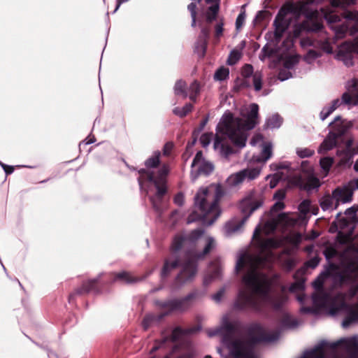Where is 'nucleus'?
I'll return each mask as SVG.
<instances>
[{
  "instance_id": "obj_1",
  "label": "nucleus",
  "mask_w": 358,
  "mask_h": 358,
  "mask_svg": "<svg viewBox=\"0 0 358 358\" xmlns=\"http://www.w3.org/2000/svg\"><path fill=\"white\" fill-rule=\"evenodd\" d=\"M297 222L296 217L282 213L268 220L263 227L261 224L256 227L253 241L257 253L245 252L238 254L237 257L236 272L245 270V273L242 278L244 287L239 290L234 303L235 309L259 310L265 304H271L278 309L285 303L287 298L285 295V287H281V294L276 299L270 296L272 289L279 284V276L273 275L271 277L262 270H269L275 261L279 262L285 269L291 270L296 265V260L285 252L276 256L273 250L280 247L282 241L272 238H264L263 235L270 234L278 227L287 228L294 226Z\"/></svg>"
},
{
  "instance_id": "obj_2",
  "label": "nucleus",
  "mask_w": 358,
  "mask_h": 358,
  "mask_svg": "<svg viewBox=\"0 0 358 358\" xmlns=\"http://www.w3.org/2000/svg\"><path fill=\"white\" fill-rule=\"evenodd\" d=\"M209 337L221 336L223 348L227 351L224 358H257L254 352L255 344L261 342H273L280 337L278 331H266L259 324H253L248 329V335L240 331V324L231 321L227 315L221 320L220 326L207 331ZM217 352L222 356L221 348Z\"/></svg>"
},
{
  "instance_id": "obj_3",
  "label": "nucleus",
  "mask_w": 358,
  "mask_h": 358,
  "mask_svg": "<svg viewBox=\"0 0 358 358\" xmlns=\"http://www.w3.org/2000/svg\"><path fill=\"white\" fill-rule=\"evenodd\" d=\"M258 111V105L252 103L245 119L234 117L231 112H225L217 126V133L213 143L215 151L225 158L233 153L232 148L227 144V138L236 147L244 148L248 139L247 131L252 129L259 122Z\"/></svg>"
},
{
  "instance_id": "obj_4",
  "label": "nucleus",
  "mask_w": 358,
  "mask_h": 358,
  "mask_svg": "<svg viewBox=\"0 0 358 358\" xmlns=\"http://www.w3.org/2000/svg\"><path fill=\"white\" fill-rule=\"evenodd\" d=\"M296 15H303L306 20L301 23L295 24L293 27V38H297L308 33H315L317 37H303L300 41L301 47L309 46L317 47L327 53L333 52L331 45L332 39L324 30L321 20L318 19L320 15L317 8H310L309 3H297V11L294 13Z\"/></svg>"
},
{
  "instance_id": "obj_5",
  "label": "nucleus",
  "mask_w": 358,
  "mask_h": 358,
  "mask_svg": "<svg viewBox=\"0 0 358 358\" xmlns=\"http://www.w3.org/2000/svg\"><path fill=\"white\" fill-rule=\"evenodd\" d=\"M324 255L328 262L333 259L338 260V264H334L336 273L334 278L335 286H350L351 296H355L358 292V249L355 247L346 248L342 253H338L337 250L332 246H329L324 250Z\"/></svg>"
},
{
  "instance_id": "obj_6",
  "label": "nucleus",
  "mask_w": 358,
  "mask_h": 358,
  "mask_svg": "<svg viewBox=\"0 0 358 358\" xmlns=\"http://www.w3.org/2000/svg\"><path fill=\"white\" fill-rule=\"evenodd\" d=\"M223 194V189L220 184L201 188L194 196V205L199 210V215L196 217L194 213L191 214L187 218V223L201 220L205 225H212L220 215L218 201Z\"/></svg>"
},
{
  "instance_id": "obj_7",
  "label": "nucleus",
  "mask_w": 358,
  "mask_h": 358,
  "mask_svg": "<svg viewBox=\"0 0 358 358\" xmlns=\"http://www.w3.org/2000/svg\"><path fill=\"white\" fill-rule=\"evenodd\" d=\"M186 240L181 236H176L171 244V255L164 262V266L161 272L162 278L167 277L169 273L179 266H182V270L176 277L178 283H185L191 280L197 272V265L195 260L192 259L189 255H186L184 261L182 262L180 256L178 254Z\"/></svg>"
},
{
  "instance_id": "obj_8",
  "label": "nucleus",
  "mask_w": 358,
  "mask_h": 358,
  "mask_svg": "<svg viewBox=\"0 0 358 358\" xmlns=\"http://www.w3.org/2000/svg\"><path fill=\"white\" fill-rule=\"evenodd\" d=\"M356 0H332L331 8L326 10L321 8V15L324 17L327 23L329 24L331 29L334 33V38L336 39L345 37L347 34L354 35L358 32V11L347 10L344 13L345 22L343 24H336L340 21V16L336 14L332 8L339 6L352 4Z\"/></svg>"
},
{
  "instance_id": "obj_9",
  "label": "nucleus",
  "mask_w": 358,
  "mask_h": 358,
  "mask_svg": "<svg viewBox=\"0 0 358 358\" xmlns=\"http://www.w3.org/2000/svg\"><path fill=\"white\" fill-rule=\"evenodd\" d=\"M169 172V168L167 165L164 164L158 171L157 174H155L152 171L142 169L139 170V177L138 178L140 188L142 189L145 182H150L152 183L157 192L154 196L150 197V200L155 209H159V203L162 196L166 192V176Z\"/></svg>"
},
{
  "instance_id": "obj_10",
  "label": "nucleus",
  "mask_w": 358,
  "mask_h": 358,
  "mask_svg": "<svg viewBox=\"0 0 358 358\" xmlns=\"http://www.w3.org/2000/svg\"><path fill=\"white\" fill-rule=\"evenodd\" d=\"M199 327H192L182 329L180 327H176L171 332V336L162 334V338L159 341H156L154 345L150 349V353L153 358L152 355L159 350H163L169 347L171 343H175L179 340L184 338L185 336L194 334L199 330Z\"/></svg>"
},
{
  "instance_id": "obj_11",
  "label": "nucleus",
  "mask_w": 358,
  "mask_h": 358,
  "mask_svg": "<svg viewBox=\"0 0 358 358\" xmlns=\"http://www.w3.org/2000/svg\"><path fill=\"white\" fill-rule=\"evenodd\" d=\"M264 202V197L262 192L251 190L240 201L239 209L244 215L243 217H247L248 220L255 211L263 206Z\"/></svg>"
},
{
  "instance_id": "obj_12",
  "label": "nucleus",
  "mask_w": 358,
  "mask_h": 358,
  "mask_svg": "<svg viewBox=\"0 0 358 358\" xmlns=\"http://www.w3.org/2000/svg\"><path fill=\"white\" fill-rule=\"evenodd\" d=\"M342 104L348 106V108L358 104V96L349 87L345 92L341 96V99H336L331 101L330 105L327 106L322 108L320 112V117L323 121L327 119L336 108Z\"/></svg>"
},
{
  "instance_id": "obj_13",
  "label": "nucleus",
  "mask_w": 358,
  "mask_h": 358,
  "mask_svg": "<svg viewBox=\"0 0 358 358\" xmlns=\"http://www.w3.org/2000/svg\"><path fill=\"white\" fill-rule=\"evenodd\" d=\"M262 166L257 165H249L236 173L230 175L227 179V183L230 187H236L244 181H251L259 177Z\"/></svg>"
},
{
  "instance_id": "obj_14",
  "label": "nucleus",
  "mask_w": 358,
  "mask_h": 358,
  "mask_svg": "<svg viewBox=\"0 0 358 358\" xmlns=\"http://www.w3.org/2000/svg\"><path fill=\"white\" fill-rule=\"evenodd\" d=\"M297 11V3H291L281 8L273 22L275 36L280 38L288 28V20L285 19L287 13H295Z\"/></svg>"
},
{
  "instance_id": "obj_15",
  "label": "nucleus",
  "mask_w": 358,
  "mask_h": 358,
  "mask_svg": "<svg viewBox=\"0 0 358 358\" xmlns=\"http://www.w3.org/2000/svg\"><path fill=\"white\" fill-rule=\"evenodd\" d=\"M213 171V165L206 161L201 151L197 152L192 163V180L195 181L200 175L208 176Z\"/></svg>"
},
{
  "instance_id": "obj_16",
  "label": "nucleus",
  "mask_w": 358,
  "mask_h": 358,
  "mask_svg": "<svg viewBox=\"0 0 358 358\" xmlns=\"http://www.w3.org/2000/svg\"><path fill=\"white\" fill-rule=\"evenodd\" d=\"M195 297L196 293H190L181 299L169 300L163 303L160 302L159 305L166 310L167 313L171 311L183 312L192 306Z\"/></svg>"
},
{
  "instance_id": "obj_17",
  "label": "nucleus",
  "mask_w": 358,
  "mask_h": 358,
  "mask_svg": "<svg viewBox=\"0 0 358 358\" xmlns=\"http://www.w3.org/2000/svg\"><path fill=\"white\" fill-rule=\"evenodd\" d=\"M355 53L358 54V43L345 42L339 46L336 58L346 66H351Z\"/></svg>"
},
{
  "instance_id": "obj_18",
  "label": "nucleus",
  "mask_w": 358,
  "mask_h": 358,
  "mask_svg": "<svg viewBox=\"0 0 358 358\" xmlns=\"http://www.w3.org/2000/svg\"><path fill=\"white\" fill-rule=\"evenodd\" d=\"M204 231L201 229H197L195 230H193L191 234H189L188 239L191 242H194L199 238H203L205 246L203 250V251L200 253L196 254L194 255V257L197 259H201L204 258V257L208 255L213 249L215 248L216 243L215 239L210 236H204Z\"/></svg>"
},
{
  "instance_id": "obj_19",
  "label": "nucleus",
  "mask_w": 358,
  "mask_h": 358,
  "mask_svg": "<svg viewBox=\"0 0 358 358\" xmlns=\"http://www.w3.org/2000/svg\"><path fill=\"white\" fill-rule=\"evenodd\" d=\"M357 211V208L352 206L346 209L343 214L338 213L336 215V220L334 222V226L336 227V229L338 231L339 234H341V231L345 227L355 222Z\"/></svg>"
},
{
  "instance_id": "obj_20",
  "label": "nucleus",
  "mask_w": 358,
  "mask_h": 358,
  "mask_svg": "<svg viewBox=\"0 0 358 358\" xmlns=\"http://www.w3.org/2000/svg\"><path fill=\"white\" fill-rule=\"evenodd\" d=\"M332 192L338 206L350 203L352 201L353 189L350 184L338 186Z\"/></svg>"
},
{
  "instance_id": "obj_21",
  "label": "nucleus",
  "mask_w": 358,
  "mask_h": 358,
  "mask_svg": "<svg viewBox=\"0 0 358 358\" xmlns=\"http://www.w3.org/2000/svg\"><path fill=\"white\" fill-rule=\"evenodd\" d=\"M222 273V262L220 258L212 261L207 269L206 273L203 278V283L208 285L213 280L219 279Z\"/></svg>"
},
{
  "instance_id": "obj_22",
  "label": "nucleus",
  "mask_w": 358,
  "mask_h": 358,
  "mask_svg": "<svg viewBox=\"0 0 358 358\" xmlns=\"http://www.w3.org/2000/svg\"><path fill=\"white\" fill-rule=\"evenodd\" d=\"M246 222L247 217H243L241 220L235 218L229 221L224 227V235L226 236H231L241 231Z\"/></svg>"
},
{
  "instance_id": "obj_23",
  "label": "nucleus",
  "mask_w": 358,
  "mask_h": 358,
  "mask_svg": "<svg viewBox=\"0 0 358 358\" xmlns=\"http://www.w3.org/2000/svg\"><path fill=\"white\" fill-rule=\"evenodd\" d=\"M271 166H275L278 171L274 176V178L277 180H287L292 176V169L289 162H281L278 165L272 164Z\"/></svg>"
},
{
  "instance_id": "obj_24",
  "label": "nucleus",
  "mask_w": 358,
  "mask_h": 358,
  "mask_svg": "<svg viewBox=\"0 0 358 358\" xmlns=\"http://www.w3.org/2000/svg\"><path fill=\"white\" fill-rule=\"evenodd\" d=\"M209 29L203 28L196 43L195 51L200 57H203L206 53L207 40L209 36Z\"/></svg>"
},
{
  "instance_id": "obj_25",
  "label": "nucleus",
  "mask_w": 358,
  "mask_h": 358,
  "mask_svg": "<svg viewBox=\"0 0 358 358\" xmlns=\"http://www.w3.org/2000/svg\"><path fill=\"white\" fill-rule=\"evenodd\" d=\"M320 206L323 211L328 212H331L338 207L333 192L331 194H327L322 196L320 199Z\"/></svg>"
},
{
  "instance_id": "obj_26",
  "label": "nucleus",
  "mask_w": 358,
  "mask_h": 358,
  "mask_svg": "<svg viewBox=\"0 0 358 358\" xmlns=\"http://www.w3.org/2000/svg\"><path fill=\"white\" fill-rule=\"evenodd\" d=\"M329 126L331 127L334 130L332 132L336 135L338 138L345 134L349 128L348 122L342 120L341 117L339 115L336 116L334 121L330 122Z\"/></svg>"
},
{
  "instance_id": "obj_27",
  "label": "nucleus",
  "mask_w": 358,
  "mask_h": 358,
  "mask_svg": "<svg viewBox=\"0 0 358 358\" xmlns=\"http://www.w3.org/2000/svg\"><path fill=\"white\" fill-rule=\"evenodd\" d=\"M338 138L332 131H330L318 148V153L324 154L332 150L337 144Z\"/></svg>"
},
{
  "instance_id": "obj_28",
  "label": "nucleus",
  "mask_w": 358,
  "mask_h": 358,
  "mask_svg": "<svg viewBox=\"0 0 358 358\" xmlns=\"http://www.w3.org/2000/svg\"><path fill=\"white\" fill-rule=\"evenodd\" d=\"M272 149L273 145L271 142L264 143L260 155L253 156L252 160L258 163H266L272 157Z\"/></svg>"
},
{
  "instance_id": "obj_29",
  "label": "nucleus",
  "mask_w": 358,
  "mask_h": 358,
  "mask_svg": "<svg viewBox=\"0 0 358 358\" xmlns=\"http://www.w3.org/2000/svg\"><path fill=\"white\" fill-rule=\"evenodd\" d=\"M166 315H167V313H164L162 314H159L158 315H155L154 314H148L147 315L142 322L143 327L145 330L148 329L150 326L157 324L159 320L164 317Z\"/></svg>"
},
{
  "instance_id": "obj_30",
  "label": "nucleus",
  "mask_w": 358,
  "mask_h": 358,
  "mask_svg": "<svg viewBox=\"0 0 358 358\" xmlns=\"http://www.w3.org/2000/svg\"><path fill=\"white\" fill-rule=\"evenodd\" d=\"M120 280L122 282L133 283L138 281V278L133 277L129 273L122 271L115 274L113 281Z\"/></svg>"
},
{
  "instance_id": "obj_31",
  "label": "nucleus",
  "mask_w": 358,
  "mask_h": 358,
  "mask_svg": "<svg viewBox=\"0 0 358 358\" xmlns=\"http://www.w3.org/2000/svg\"><path fill=\"white\" fill-rule=\"evenodd\" d=\"M282 118L278 114H274L266 120L264 127L268 129L279 128L282 124Z\"/></svg>"
},
{
  "instance_id": "obj_32",
  "label": "nucleus",
  "mask_w": 358,
  "mask_h": 358,
  "mask_svg": "<svg viewBox=\"0 0 358 358\" xmlns=\"http://www.w3.org/2000/svg\"><path fill=\"white\" fill-rule=\"evenodd\" d=\"M187 92L189 99L195 102L196 99V96L200 92V85L199 83L197 81L192 82L189 85Z\"/></svg>"
},
{
  "instance_id": "obj_33",
  "label": "nucleus",
  "mask_w": 358,
  "mask_h": 358,
  "mask_svg": "<svg viewBox=\"0 0 358 358\" xmlns=\"http://www.w3.org/2000/svg\"><path fill=\"white\" fill-rule=\"evenodd\" d=\"M98 279L94 278L90 280L83 284V286L76 291L77 294H83L85 292H90L95 289Z\"/></svg>"
},
{
  "instance_id": "obj_34",
  "label": "nucleus",
  "mask_w": 358,
  "mask_h": 358,
  "mask_svg": "<svg viewBox=\"0 0 358 358\" xmlns=\"http://www.w3.org/2000/svg\"><path fill=\"white\" fill-rule=\"evenodd\" d=\"M174 93L176 95H181L184 99L187 96L186 84L185 81L179 80L176 83L174 86Z\"/></svg>"
},
{
  "instance_id": "obj_35",
  "label": "nucleus",
  "mask_w": 358,
  "mask_h": 358,
  "mask_svg": "<svg viewBox=\"0 0 358 358\" xmlns=\"http://www.w3.org/2000/svg\"><path fill=\"white\" fill-rule=\"evenodd\" d=\"M193 108V106L191 103H187L183 107H176L173 110V113L174 115L182 117L187 115L188 113H189Z\"/></svg>"
},
{
  "instance_id": "obj_36",
  "label": "nucleus",
  "mask_w": 358,
  "mask_h": 358,
  "mask_svg": "<svg viewBox=\"0 0 358 358\" xmlns=\"http://www.w3.org/2000/svg\"><path fill=\"white\" fill-rule=\"evenodd\" d=\"M160 152L156 151L153 155L149 157L145 162V165L147 168H155L159 163Z\"/></svg>"
},
{
  "instance_id": "obj_37",
  "label": "nucleus",
  "mask_w": 358,
  "mask_h": 358,
  "mask_svg": "<svg viewBox=\"0 0 358 358\" xmlns=\"http://www.w3.org/2000/svg\"><path fill=\"white\" fill-rule=\"evenodd\" d=\"M229 69L222 66L219 68L215 73L214 78L216 80L222 81L229 78Z\"/></svg>"
},
{
  "instance_id": "obj_38",
  "label": "nucleus",
  "mask_w": 358,
  "mask_h": 358,
  "mask_svg": "<svg viewBox=\"0 0 358 358\" xmlns=\"http://www.w3.org/2000/svg\"><path fill=\"white\" fill-rule=\"evenodd\" d=\"M333 163L334 159L332 157H326L320 159V164L325 175L329 173Z\"/></svg>"
},
{
  "instance_id": "obj_39",
  "label": "nucleus",
  "mask_w": 358,
  "mask_h": 358,
  "mask_svg": "<svg viewBox=\"0 0 358 358\" xmlns=\"http://www.w3.org/2000/svg\"><path fill=\"white\" fill-rule=\"evenodd\" d=\"M358 155V145L352 148V149L347 153V159H341L339 164L341 165H345L350 164L353 157Z\"/></svg>"
},
{
  "instance_id": "obj_40",
  "label": "nucleus",
  "mask_w": 358,
  "mask_h": 358,
  "mask_svg": "<svg viewBox=\"0 0 358 358\" xmlns=\"http://www.w3.org/2000/svg\"><path fill=\"white\" fill-rule=\"evenodd\" d=\"M219 10L218 5H213L209 7L208 10L206 13V20L208 22H211L216 17V15Z\"/></svg>"
},
{
  "instance_id": "obj_41",
  "label": "nucleus",
  "mask_w": 358,
  "mask_h": 358,
  "mask_svg": "<svg viewBox=\"0 0 358 358\" xmlns=\"http://www.w3.org/2000/svg\"><path fill=\"white\" fill-rule=\"evenodd\" d=\"M241 57V52L237 50H233L227 59V64L229 65H234L236 64Z\"/></svg>"
},
{
  "instance_id": "obj_42",
  "label": "nucleus",
  "mask_w": 358,
  "mask_h": 358,
  "mask_svg": "<svg viewBox=\"0 0 358 358\" xmlns=\"http://www.w3.org/2000/svg\"><path fill=\"white\" fill-rule=\"evenodd\" d=\"M252 83L256 91H259L262 86V76L260 73L256 72L252 75Z\"/></svg>"
},
{
  "instance_id": "obj_43",
  "label": "nucleus",
  "mask_w": 358,
  "mask_h": 358,
  "mask_svg": "<svg viewBox=\"0 0 358 358\" xmlns=\"http://www.w3.org/2000/svg\"><path fill=\"white\" fill-rule=\"evenodd\" d=\"M299 62L297 56H289L285 59L284 67L289 70L292 69Z\"/></svg>"
},
{
  "instance_id": "obj_44",
  "label": "nucleus",
  "mask_w": 358,
  "mask_h": 358,
  "mask_svg": "<svg viewBox=\"0 0 358 358\" xmlns=\"http://www.w3.org/2000/svg\"><path fill=\"white\" fill-rule=\"evenodd\" d=\"M213 137L212 132L203 134L200 137V143L203 148L208 147Z\"/></svg>"
},
{
  "instance_id": "obj_45",
  "label": "nucleus",
  "mask_w": 358,
  "mask_h": 358,
  "mask_svg": "<svg viewBox=\"0 0 358 358\" xmlns=\"http://www.w3.org/2000/svg\"><path fill=\"white\" fill-rule=\"evenodd\" d=\"M187 9L191 14L192 17V27H194L196 26V3L194 2H192L187 6Z\"/></svg>"
},
{
  "instance_id": "obj_46",
  "label": "nucleus",
  "mask_w": 358,
  "mask_h": 358,
  "mask_svg": "<svg viewBox=\"0 0 358 358\" xmlns=\"http://www.w3.org/2000/svg\"><path fill=\"white\" fill-rule=\"evenodd\" d=\"M296 154L301 158L310 157L314 154V150L307 148H298Z\"/></svg>"
},
{
  "instance_id": "obj_47",
  "label": "nucleus",
  "mask_w": 358,
  "mask_h": 358,
  "mask_svg": "<svg viewBox=\"0 0 358 358\" xmlns=\"http://www.w3.org/2000/svg\"><path fill=\"white\" fill-rule=\"evenodd\" d=\"M320 56V53L314 50H310L304 57V59L308 63H311L314 59Z\"/></svg>"
},
{
  "instance_id": "obj_48",
  "label": "nucleus",
  "mask_w": 358,
  "mask_h": 358,
  "mask_svg": "<svg viewBox=\"0 0 358 358\" xmlns=\"http://www.w3.org/2000/svg\"><path fill=\"white\" fill-rule=\"evenodd\" d=\"M310 202L308 200L303 201L299 206V210L301 213L306 214L309 212Z\"/></svg>"
},
{
  "instance_id": "obj_49",
  "label": "nucleus",
  "mask_w": 358,
  "mask_h": 358,
  "mask_svg": "<svg viewBox=\"0 0 358 358\" xmlns=\"http://www.w3.org/2000/svg\"><path fill=\"white\" fill-rule=\"evenodd\" d=\"M253 67L250 64H245L242 69V76L245 78H249L252 76Z\"/></svg>"
},
{
  "instance_id": "obj_50",
  "label": "nucleus",
  "mask_w": 358,
  "mask_h": 358,
  "mask_svg": "<svg viewBox=\"0 0 358 358\" xmlns=\"http://www.w3.org/2000/svg\"><path fill=\"white\" fill-rule=\"evenodd\" d=\"M320 260V259L318 257H313L306 262V266L315 268L318 266Z\"/></svg>"
},
{
  "instance_id": "obj_51",
  "label": "nucleus",
  "mask_w": 358,
  "mask_h": 358,
  "mask_svg": "<svg viewBox=\"0 0 358 358\" xmlns=\"http://www.w3.org/2000/svg\"><path fill=\"white\" fill-rule=\"evenodd\" d=\"M292 77L291 73L286 69H281L278 73V79L281 81L286 80Z\"/></svg>"
},
{
  "instance_id": "obj_52",
  "label": "nucleus",
  "mask_w": 358,
  "mask_h": 358,
  "mask_svg": "<svg viewBox=\"0 0 358 358\" xmlns=\"http://www.w3.org/2000/svg\"><path fill=\"white\" fill-rule=\"evenodd\" d=\"M285 208V204L282 201H277L271 209V213L273 215L275 213L282 210Z\"/></svg>"
},
{
  "instance_id": "obj_53",
  "label": "nucleus",
  "mask_w": 358,
  "mask_h": 358,
  "mask_svg": "<svg viewBox=\"0 0 358 358\" xmlns=\"http://www.w3.org/2000/svg\"><path fill=\"white\" fill-rule=\"evenodd\" d=\"M245 14L244 12L241 13L238 15V17H237V18L236 20V29L238 30V29H240L242 27V26H243V24L244 22H245Z\"/></svg>"
},
{
  "instance_id": "obj_54",
  "label": "nucleus",
  "mask_w": 358,
  "mask_h": 358,
  "mask_svg": "<svg viewBox=\"0 0 358 358\" xmlns=\"http://www.w3.org/2000/svg\"><path fill=\"white\" fill-rule=\"evenodd\" d=\"M225 293V287H222L217 292H216L215 294H214L213 296H212V299L215 301V302H220L222 297L224 296V294Z\"/></svg>"
},
{
  "instance_id": "obj_55",
  "label": "nucleus",
  "mask_w": 358,
  "mask_h": 358,
  "mask_svg": "<svg viewBox=\"0 0 358 358\" xmlns=\"http://www.w3.org/2000/svg\"><path fill=\"white\" fill-rule=\"evenodd\" d=\"M263 136L260 134H257L253 136L250 141V144L252 146L257 145L258 143L263 142Z\"/></svg>"
},
{
  "instance_id": "obj_56",
  "label": "nucleus",
  "mask_w": 358,
  "mask_h": 358,
  "mask_svg": "<svg viewBox=\"0 0 358 358\" xmlns=\"http://www.w3.org/2000/svg\"><path fill=\"white\" fill-rule=\"evenodd\" d=\"M184 195L182 193L177 194L174 197V203L178 206H182L184 203Z\"/></svg>"
},
{
  "instance_id": "obj_57",
  "label": "nucleus",
  "mask_w": 358,
  "mask_h": 358,
  "mask_svg": "<svg viewBox=\"0 0 358 358\" xmlns=\"http://www.w3.org/2000/svg\"><path fill=\"white\" fill-rule=\"evenodd\" d=\"M303 286V282H294L290 285L289 291L292 292H294L298 289H302Z\"/></svg>"
},
{
  "instance_id": "obj_58",
  "label": "nucleus",
  "mask_w": 358,
  "mask_h": 358,
  "mask_svg": "<svg viewBox=\"0 0 358 358\" xmlns=\"http://www.w3.org/2000/svg\"><path fill=\"white\" fill-rule=\"evenodd\" d=\"M290 238L294 243L298 244L301 241L302 236L300 233H295L291 236Z\"/></svg>"
},
{
  "instance_id": "obj_59",
  "label": "nucleus",
  "mask_w": 358,
  "mask_h": 358,
  "mask_svg": "<svg viewBox=\"0 0 358 358\" xmlns=\"http://www.w3.org/2000/svg\"><path fill=\"white\" fill-rule=\"evenodd\" d=\"M285 196V192L284 190H278L274 194V199L277 201H282Z\"/></svg>"
},
{
  "instance_id": "obj_60",
  "label": "nucleus",
  "mask_w": 358,
  "mask_h": 358,
  "mask_svg": "<svg viewBox=\"0 0 358 358\" xmlns=\"http://www.w3.org/2000/svg\"><path fill=\"white\" fill-rule=\"evenodd\" d=\"M348 87L352 90H355V92L358 96V80H353L348 83Z\"/></svg>"
},
{
  "instance_id": "obj_61",
  "label": "nucleus",
  "mask_w": 358,
  "mask_h": 358,
  "mask_svg": "<svg viewBox=\"0 0 358 358\" xmlns=\"http://www.w3.org/2000/svg\"><path fill=\"white\" fill-rule=\"evenodd\" d=\"M173 145L171 143H167L164 145L163 152L164 155H169L172 149H173Z\"/></svg>"
},
{
  "instance_id": "obj_62",
  "label": "nucleus",
  "mask_w": 358,
  "mask_h": 358,
  "mask_svg": "<svg viewBox=\"0 0 358 358\" xmlns=\"http://www.w3.org/2000/svg\"><path fill=\"white\" fill-rule=\"evenodd\" d=\"M223 32V23H218L215 27V36L220 38Z\"/></svg>"
},
{
  "instance_id": "obj_63",
  "label": "nucleus",
  "mask_w": 358,
  "mask_h": 358,
  "mask_svg": "<svg viewBox=\"0 0 358 358\" xmlns=\"http://www.w3.org/2000/svg\"><path fill=\"white\" fill-rule=\"evenodd\" d=\"M352 141L348 140L346 143V150L345 151V157L343 158L347 159V153L352 149Z\"/></svg>"
},
{
  "instance_id": "obj_64",
  "label": "nucleus",
  "mask_w": 358,
  "mask_h": 358,
  "mask_svg": "<svg viewBox=\"0 0 358 358\" xmlns=\"http://www.w3.org/2000/svg\"><path fill=\"white\" fill-rule=\"evenodd\" d=\"M194 356V354L193 352H188L185 354H183L182 355H180L179 357L178 358H192Z\"/></svg>"
}]
</instances>
